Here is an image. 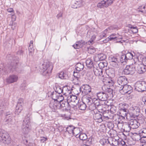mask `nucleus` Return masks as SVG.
<instances>
[{"label": "nucleus", "mask_w": 146, "mask_h": 146, "mask_svg": "<svg viewBox=\"0 0 146 146\" xmlns=\"http://www.w3.org/2000/svg\"><path fill=\"white\" fill-rule=\"evenodd\" d=\"M17 62H11L10 65L8 64L2 69L0 68V73L2 74H5L9 73L11 72H13L15 70L18 72L19 71L17 69Z\"/></svg>", "instance_id": "obj_1"}, {"label": "nucleus", "mask_w": 146, "mask_h": 146, "mask_svg": "<svg viewBox=\"0 0 146 146\" xmlns=\"http://www.w3.org/2000/svg\"><path fill=\"white\" fill-rule=\"evenodd\" d=\"M52 64L49 62H44L42 65V74L44 76L50 75L53 68Z\"/></svg>", "instance_id": "obj_2"}, {"label": "nucleus", "mask_w": 146, "mask_h": 146, "mask_svg": "<svg viewBox=\"0 0 146 146\" xmlns=\"http://www.w3.org/2000/svg\"><path fill=\"white\" fill-rule=\"evenodd\" d=\"M0 141L5 144H9L11 141V138L7 133L0 129Z\"/></svg>", "instance_id": "obj_3"}, {"label": "nucleus", "mask_w": 146, "mask_h": 146, "mask_svg": "<svg viewBox=\"0 0 146 146\" xmlns=\"http://www.w3.org/2000/svg\"><path fill=\"white\" fill-rule=\"evenodd\" d=\"M135 90L138 92H143L146 90V82L145 81H138L135 84Z\"/></svg>", "instance_id": "obj_4"}, {"label": "nucleus", "mask_w": 146, "mask_h": 146, "mask_svg": "<svg viewBox=\"0 0 146 146\" xmlns=\"http://www.w3.org/2000/svg\"><path fill=\"white\" fill-rule=\"evenodd\" d=\"M136 70L135 66V64L127 65L123 72V73L125 74H132Z\"/></svg>", "instance_id": "obj_5"}, {"label": "nucleus", "mask_w": 146, "mask_h": 146, "mask_svg": "<svg viewBox=\"0 0 146 146\" xmlns=\"http://www.w3.org/2000/svg\"><path fill=\"white\" fill-rule=\"evenodd\" d=\"M120 93L122 94H130L133 91V88L130 85L126 84L119 89Z\"/></svg>", "instance_id": "obj_6"}, {"label": "nucleus", "mask_w": 146, "mask_h": 146, "mask_svg": "<svg viewBox=\"0 0 146 146\" xmlns=\"http://www.w3.org/2000/svg\"><path fill=\"white\" fill-rule=\"evenodd\" d=\"M80 92H82L83 94H93L91 91V88L90 86L88 85H83L79 88Z\"/></svg>", "instance_id": "obj_7"}, {"label": "nucleus", "mask_w": 146, "mask_h": 146, "mask_svg": "<svg viewBox=\"0 0 146 146\" xmlns=\"http://www.w3.org/2000/svg\"><path fill=\"white\" fill-rule=\"evenodd\" d=\"M60 104L56 100H51L50 101L49 106L52 111L55 112L57 110L60 109Z\"/></svg>", "instance_id": "obj_8"}, {"label": "nucleus", "mask_w": 146, "mask_h": 146, "mask_svg": "<svg viewBox=\"0 0 146 146\" xmlns=\"http://www.w3.org/2000/svg\"><path fill=\"white\" fill-rule=\"evenodd\" d=\"M114 1L115 0H103L98 3L97 6L100 8L107 7L112 4Z\"/></svg>", "instance_id": "obj_9"}, {"label": "nucleus", "mask_w": 146, "mask_h": 146, "mask_svg": "<svg viewBox=\"0 0 146 146\" xmlns=\"http://www.w3.org/2000/svg\"><path fill=\"white\" fill-rule=\"evenodd\" d=\"M93 71L94 74L96 76H98L99 78L101 80H104L105 76L103 74L102 70L96 66L93 68Z\"/></svg>", "instance_id": "obj_10"}, {"label": "nucleus", "mask_w": 146, "mask_h": 146, "mask_svg": "<svg viewBox=\"0 0 146 146\" xmlns=\"http://www.w3.org/2000/svg\"><path fill=\"white\" fill-rule=\"evenodd\" d=\"M109 60L113 66L116 68L118 67L119 61L116 56L113 55L110 56L109 58Z\"/></svg>", "instance_id": "obj_11"}, {"label": "nucleus", "mask_w": 146, "mask_h": 146, "mask_svg": "<svg viewBox=\"0 0 146 146\" xmlns=\"http://www.w3.org/2000/svg\"><path fill=\"white\" fill-rule=\"evenodd\" d=\"M127 79L125 76H120L117 78V82L119 85L118 86V88H120L128 83Z\"/></svg>", "instance_id": "obj_12"}, {"label": "nucleus", "mask_w": 146, "mask_h": 146, "mask_svg": "<svg viewBox=\"0 0 146 146\" xmlns=\"http://www.w3.org/2000/svg\"><path fill=\"white\" fill-rule=\"evenodd\" d=\"M96 94L98 98L102 101H106L109 96V95L106 93L103 92H99Z\"/></svg>", "instance_id": "obj_13"}, {"label": "nucleus", "mask_w": 146, "mask_h": 146, "mask_svg": "<svg viewBox=\"0 0 146 146\" xmlns=\"http://www.w3.org/2000/svg\"><path fill=\"white\" fill-rule=\"evenodd\" d=\"M67 100L69 103L72 102V104L74 106L76 105L78 103L79 100L77 97L75 95H70L68 96L67 99Z\"/></svg>", "instance_id": "obj_14"}, {"label": "nucleus", "mask_w": 146, "mask_h": 146, "mask_svg": "<svg viewBox=\"0 0 146 146\" xmlns=\"http://www.w3.org/2000/svg\"><path fill=\"white\" fill-rule=\"evenodd\" d=\"M82 98V102L84 103H87L88 105H90L92 104V102L93 96V94H85Z\"/></svg>", "instance_id": "obj_15"}, {"label": "nucleus", "mask_w": 146, "mask_h": 146, "mask_svg": "<svg viewBox=\"0 0 146 146\" xmlns=\"http://www.w3.org/2000/svg\"><path fill=\"white\" fill-rule=\"evenodd\" d=\"M13 114L10 112L6 113L5 115V121L7 123L12 124L14 123L12 118Z\"/></svg>", "instance_id": "obj_16"}, {"label": "nucleus", "mask_w": 146, "mask_h": 146, "mask_svg": "<svg viewBox=\"0 0 146 146\" xmlns=\"http://www.w3.org/2000/svg\"><path fill=\"white\" fill-rule=\"evenodd\" d=\"M69 102L67 101H65L63 103L60 104V109L62 110L63 111H68L70 110L71 109V106Z\"/></svg>", "instance_id": "obj_17"}, {"label": "nucleus", "mask_w": 146, "mask_h": 146, "mask_svg": "<svg viewBox=\"0 0 146 146\" xmlns=\"http://www.w3.org/2000/svg\"><path fill=\"white\" fill-rule=\"evenodd\" d=\"M18 77L17 76L12 74L9 76L6 79V82L8 83L11 84L16 82L18 80Z\"/></svg>", "instance_id": "obj_18"}, {"label": "nucleus", "mask_w": 146, "mask_h": 146, "mask_svg": "<svg viewBox=\"0 0 146 146\" xmlns=\"http://www.w3.org/2000/svg\"><path fill=\"white\" fill-rule=\"evenodd\" d=\"M106 55L103 53H100L97 54L94 58V60L96 62L104 60L106 58Z\"/></svg>", "instance_id": "obj_19"}, {"label": "nucleus", "mask_w": 146, "mask_h": 146, "mask_svg": "<svg viewBox=\"0 0 146 146\" xmlns=\"http://www.w3.org/2000/svg\"><path fill=\"white\" fill-rule=\"evenodd\" d=\"M94 118L96 121L101 123L103 121V116L102 115L99 113H94Z\"/></svg>", "instance_id": "obj_20"}, {"label": "nucleus", "mask_w": 146, "mask_h": 146, "mask_svg": "<svg viewBox=\"0 0 146 146\" xmlns=\"http://www.w3.org/2000/svg\"><path fill=\"white\" fill-rule=\"evenodd\" d=\"M86 63L87 67L89 69L93 68L96 66V65L94 63L93 60L90 58H88L86 60Z\"/></svg>", "instance_id": "obj_21"}, {"label": "nucleus", "mask_w": 146, "mask_h": 146, "mask_svg": "<svg viewBox=\"0 0 146 146\" xmlns=\"http://www.w3.org/2000/svg\"><path fill=\"white\" fill-rule=\"evenodd\" d=\"M101 80L104 82V84L109 86H112L114 84V82L112 80L105 76L104 80Z\"/></svg>", "instance_id": "obj_22"}, {"label": "nucleus", "mask_w": 146, "mask_h": 146, "mask_svg": "<svg viewBox=\"0 0 146 146\" xmlns=\"http://www.w3.org/2000/svg\"><path fill=\"white\" fill-rule=\"evenodd\" d=\"M137 71L139 74H143L146 71V67L142 64L138 65Z\"/></svg>", "instance_id": "obj_23"}, {"label": "nucleus", "mask_w": 146, "mask_h": 146, "mask_svg": "<svg viewBox=\"0 0 146 146\" xmlns=\"http://www.w3.org/2000/svg\"><path fill=\"white\" fill-rule=\"evenodd\" d=\"M21 127L23 133L25 134H28L30 130L29 125L27 124L26 125L22 124Z\"/></svg>", "instance_id": "obj_24"}, {"label": "nucleus", "mask_w": 146, "mask_h": 146, "mask_svg": "<svg viewBox=\"0 0 146 146\" xmlns=\"http://www.w3.org/2000/svg\"><path fill=\"white\" fill-rule=\"evenodd\" d=\"M131 110L137 115H139L140 112L139 108L137 106H132L130 108Z\"/></svg>", "instance_id": "obj_25"}, {"label": "nucleus", "mask_w": 146, "mask_h": 146, "mask_svg": "<svg viewBox=\"0 0 146 146\" xmlns=\"http://www.w3.org/2000/svg\"><path fill=\"white\" fill-rule=\"evenodd\" d=\"M123 130L124 131L126 132H129L131 130V127L129 124V122H126L123 123Z\"/></svg>", "instance_id": "obj_26"}, {"label": "nucleus", "mask_w": 146, "mask_h": 146, "mask_svg": "<svg viewBox=\"0 0 146 146\" xmlns=\"http://www.w3.org/2000/svg\"><path fill=\"white\" fill-rule=\"evenodd\" d=\"M129 124L131 126V128L133 129H136L138 128L139 125V123L136 120L131 121L129 122Z\"/></svg>", "instance_id": "obj_27"}, {"label": "nucleus", "mask_w": 146, "mask_h": 146, "mask_svg": "<svg viewBox=\"0 0 146 146\" xmlns=\"http://www.w3.org/2000/svg\"><path fill=\"white\" fill-rule=\"evenodd\" d=\"M81 129L79 127H74L72 134L76 137H78V136L81 133Z\"/></svg>", "instance_id": "obj_28"}, {"label": "nucleus", "mask_w": 146, "mask_h": 146, "mask_svg": "<svg viewBox=\"0 0 146 146\" xmlns=\"http://www.w3.org/2000/svg\"><path fill=\"white\" fill-rule=\"evenodd\" d=\"M75 66L76 71L80 72L84 68V65L83 62H78L76 65Z\"/></svg>", "instance_id": "obj_29"}, {"label": "nucleus", "mask_w": 146, "mask_h": 146, "mask_svg": "<svg viewBox=\"0 0 146 146\" xmlns=\"http://www.w3.org/2000/svg\"><path fill=\"white\" fill-rule=\"evenodd\" d=\"M77 71L74 70V71L73 75L74 77V78L73 79L74 81L76 80L77 82L79 81V79L80 78V73L79 72H77Z\"/></svg>", "instance_id": "obj_30"}, {"label": "nucleus", "mask_w": 146, "mask_h": 146, "mask_svg": "<svg viewBox=\"0 0 146 146\" xmlns=\"http://www.w3.org/2000/svg\"><path fill=\"white\" fill-rule=\"evenodd\" d=\"M78 107L79 109L81 110H84L86 108V104L83 102H80L78 104Z\"/></svg>", "instance_id": "obj_31"}, {"label": "nucleus", "mask_w": 146, "mask_h": 146, "mask_svg": "<svg viewBox=\"0 0 146 146\" xmlns=\"http://www.w3.org/2000/svg\"><path fill=\"white\" fill-rule=\"evenodd\" d=\"M117 37L116 36V35L115 34H112L110 35L105 40V42H106L107 41L106 40L108 39L107 41L109 40H117Z\"/></svg>", "instance_id": "obj_32"}, {"label": "nucleus", "mask_w": 146, "mask_h": 146, "mask_svg": "<svg viewBox=\"0 0 146 146\" xmlns=\"http://www.w3.org/2000/svg\"><path fill=\"white\" fill-rule=\"evenodd\" d=\"M141 136L140 134H137L135 133L133 134V139L135 141H138L140 140L141 138Z\"/></svg>", "instance_id": "obj_33"}, {"label": "nucleus", "mask_w": 146, "mask_h": 146, "mask_svg": "<svg viewBox=\"0 0 146 146\" xmlns=\"http://www.w3.org/2000/svg\"><path fill=\"white\" fill-rule=\"evenodd\" d=\"M60 94L55 92H52L50 95V97L52 99V100H56Z\"/></svg>", "instance_id": "obj_34"}, {"label": "nucleus", "mask_w": 146, "mask_h": 146, "mask_svg": "<svg viewBox=\"0 0 146 146\" xmlns=\"http://www.w3.org/2000/svg\"><path fill=\"white\" fill-rule=\"evenodd\" d=\"M89 105V108L90 110L92 111L94 113H95V112H97V110H98V108L97 106L92 103L91 104Z\"/></svg>", "instance_id": "obj_35"}, {"label": "nucleus", "mask_w": 146, "mask_h": 146, "mask_svg": "<svg viewBox=\"0 0 146 146\" xmlns=\"http://www.w3.org/2000/svg\"><path fill=\"white\" fill-rule=\"evenodd\" d=\"M100 142L102 145L104 146L109 144L110 141L108 139L103 138L100 140Z\"/></svg>", "instance_id": "obj_36"}, {"label": "nucleus", "mask_w": 146, "mask_h": 146, "mask_svg": "<svg viewBox=\"0 0 146 146\" xmlns=\"http://www.w3.org/2000/svg\"><path fill=\"white\" fill-rule=\"evenodd\" d=\"M100 100L98 98V99L94 98L92 99V103L97 106V107H98L100 106H101V105H100Z\"/></svg>", "instance_id": "obj_37"}, {"label": "nucleus", "mask_w": 146, "mask_h": 146, "mask_svg": "<svg viewBox=\"0 0 146 146\" xmlns=\"http://www.w3.org/2000/svg\"><path fill=\"white\" fill-rule=\"evenodd\" d=\"M98 67L102 70L105 67H106L108 65V63L107 61L100 62L98 64Z\"/></svg>", "instance_id": "obj_38"}, {"label": "nucleus", "mask_w": 146, "mask_h": 146, "mask_svg": "<svg viewBox=\"0 0 146 146\" xmlns=\"http://www.w3.org/2000/svg\"><path fill=\"white\" fill-rule=\"evenodd\" d=\"M108 74L110 77H113L114 76L115 70L113 68H109L108 70Z\"/></svg>", "instance_id": "obj_39"}, {"label": "nucleus", "mask_w": 146, "mask_h": 146, "mask_svg": "<svg viewBox=\"0 0 146 146\" xmlns=\"http://www.w3.org/2000/svg\"><path fill=\"white\" fill-rule=\"evenodd\" d=\"M55 92L58 93L59 94H61L62 93H63V89L60 86H56L55 88L54 89Z\"/></svg>", "instance_id": "obj_40"}, {"label": "nucleus", "mask_w": 146, "mask_h": 146, "mask_svg": "<svg viewBox=\"0 0 146 146\" xmlns=\"http://www.w3.org/2000/svg\"><path fill=\"white\" fill-rule=\"evenodd\" d=\"M117 119L116 120H117L118 122V124H117V127L119 129L123 128V127H121L123 126V124L122 122H121V119H120V116H119L117 115Z\"/></svg>", "instance_id": "obj_41"}, {"label": "nucleus", "mask_w": 146, "mask_h": 146, "mask_svg": "<svg viewBox=\"0 0 146 146\" xmlns=\"http://www.w3.org/2000/svg\"><path fill=\"white\" fill-rule=\"evenodd\" d=\"M74 127L72 125H70L66 128V132H68L69 134L72 133Z\"/></svg>", "instance_id": "obj_42"}, {"label": "nucleus", "mask_w": 146, "mask_h": 146, "mask_svg": "<svg viewBox=\"0 0 146 146\" xmlns=\"http://www.w3.org/2000/svg\"><path fill=\"white\" fill-rule=\"evenodd\" d=\"M78 138H79L81 140L85 141L87 139V136L85 133H81L78 136Z\"/></svg>", "instance_id": "obj_43"}, {"label": "nucleus", "mask_w": 146, "mask_h": 146, "mask_svg": "<svg viewBox=\"0 0 146 146\" xmlns=\"http://www.w3.org/2000/svg\"><path fill=\"white\" fill-rule=\"evenodd\" d=\"M23 110V106L21 105H17L16 107V111H15V113L19 115L21 112Z\"/></svg>", "instance_id": "obj_44"}, {"label": "nucleus", "mask_w": 146, "mask_h": 146, "mask_svg": "<svg viewBox=\"0 0 146 146\" xmlns=\"http://www.w3.org/2000/svg\"><path fill=\"white\" fill-rule=\"evenodd\" d=\"M58 76L59 78L61 79H65L68 78L67 75L63 72H60Z\"/></svg>", "instance_id": "obj_45"}, {"label": "nucleus", "mask_w": 146, "mask_h": 146, "mask_svg": "<svg viewBox=\"0 0 146 146\" xmlns=\"http://www.w3.org/2000/svg\"><path fill=\"white\" fill-rule=\"evenodd\" d=\"M64 100V98L63 96L61 94H60V95L58 96L56 101L58 102H59L60 104H61L62 103H63L66 101Z\"/></svg>", "instance_id": "obj_46"}, {"label": "nucleus", "mask_w": 146, "mask_h": 146, "mask_svg": "<svg viewBox=\"0 0 146 146\" xmlns=\"http://www.w3.org/2000/svg\"><path fill=\"white\" fill-rule=\"evenodd\" d=\"M126 116L127 117L129 116L130 117L133 118H136L138 116V115H137L136 114L132 111L131 112L127 114Z\"/></svg>", "instance_id": "obj_47"}, {"label": "nucleus", "mask_w": 146, "mask_h": 146, "mask_svg": "<svg viewBox=\"0 0 146 146\" xmlns=\"http://www.w3.org/2000/svg\"><path fill=\"white\" fill-rule=\"evenodd\" d=\"M29 55L32 56L33 54V52L34 50V48L33 47V45H29Z\"/></svg>", "instance_id": "obj_48"}, {"label": "nucleus", "mask_w": 146, "mask_h": 146, "mask_svg": "<svg viewBox=\"0 0 146 146\" xmlns=\"http://www.w3.org/2000/svg\"><path fill=\"white\" fill-rule=\"evenodd\" d=\"M120 61L121 63H126L127 61L125 54L122 55L120 57Z\"/></svg>", "instance_id": "obj_49"}, {"label": "nucleus", "mask_w": 146, "mask_h": 146, "mask_svg": "<svg viewBox=\"0 0 146 146\" xmlns=\"http://www.w3.org/2000/svg\"><path fill=\"white\" fill-rule=\"evenodd\" d=\"M138 11L143 13H146V7L145 6H141L138 9Z\"/></svg>", "instance_id": "obj_50"}, {"label": "nucleus", "mask_w": 146, "mask_h": 146, "mask_svg": "<svg viewBox=\"0 0 146 146\" xmlns=\"http://www.w3.org/2000/svg\"><path fill=\"white\" fill-rule=\"evenodd\" d=\"M127 106V108L128 107V105L125 103H121L119 105V110H122L124 108H125V106Z\"/></svg>", "instance_id": "obj_51"}, {"label": "nucleus", "mask_w": 146, "mask_h": 146, "mask_svg": "<svg viewBox=\"0 0 146 146\" xmlns=\"http://www.w3.org/2000/svg\"><path fill=\"white\" fill-rule=\"evenodd\" d=\"M110 111L112 113H115L117 111L116 107L113 105H110Z\"/></svg>", "instance_id": "obj_52"}, {"label": "nucleus", "mask_w": 146, "mask_h": 146, "mask_svg": "<svg viewBox=\"0 0 146 146\" xmlns=\"http://www.w3.org/2000/svg\"><path fill=\"white\" fill-rule=\"evenodd\" d=\"M125 55L127 60L132 59L133 56V54L131 52L127 53Z\"/></svg>", "instance_id": "obj_53"}, {"label": "nucleus", "mask_w": 146, "mask_h": 146, "mask_svg": "<svg viewBox=\"0 0 146 146\" xmlns=\"http://www.w3.org/2000/svg\"><path fill=\"white\" fill-rule=\"evenodd\" d=\"M88 52L91 54H93L95 52V50L94 47L90 46L88 48Z\"/></svg>", "instance_id": "obj_54"}, {"label": "nucleus", "mask_w": 146, "mask_h": 146, "mask_svg": "<svg viewBox=\"0 0 146 146\" xmlns=\"http://www.w3.org/2000/svg\"><path fill=\"white\" fill-rule=\"evenodd\" d=\"M107 127L109 129H112L114 127L113 124L112 122H108L106 123Z\"/></svg>", "instance_id": "obj_55"}, {"label": "nucleus", "mask_w": 146, "mask_h": 146, "mask_svg": "<svg viewBox=\"0 0 146 146\" xmlns=\"http://www.w3.org/2000/svg\"><path fill=\"white\" fill-rule=\"evenodd\" d=\"M6 108V106L3 104H0V115L3 113V111L5 110Z\"/></svg>", "instance_id": "obj_56"}, {"label": "nucleus", "mask_w": 146, "mask_h": 146, "mask_svg": "<svg viewBox=\"0 0 146 146\" xmlns=\"http://www.w3.org/2000/svg\"><path fill=\"white\" fill-rule=\"evenodd\" d=\"M140 131L141 132H139V133L140 134L141 136L146 137V128H143Z\"/></svg>", "instance_id": "obj_57"}, {"label": "nucleus", "mask_w": 146, "mask_h": 146, "mask_svg": "<svg viewBox=\"0 0 146 146\" xmlns=\"http://www.w3.org/2000/svg\"><path fill=\"white\" fill-rule=\"evenodd\" d=\"M118 145L119 146H127L125 142L121 139V140H119Z\"/></svg>", "instance_id": "obj_58"}, {"label": "nucleus", "mask_w": 146, "mask_h": 146, "mask_svg": "<svg viewBox=\"0 0 146 146\" xmlns=\"http://www.w3.org/2000/svg\"><path fill=\"white\" fill-rule=\"evenodd\" d=\"M29 119H30L29 117H27L25 118V119L24 120L22 124L26 125L27 124L29 125Z\"/></svg>", "instance_id": "obj_59"}, {"label": "nucleus", "mask_w": 146, "mask_h": 146, "mask_svg": "<svg viewBox=\"0 0 146 146\" xmlns=\"http://www.w3.org/2000/svg\"><path fill=\"white\" fill-rule=\"evenodd\" d=\"M78 42L79 44V46L80 48L82 47L85 44V41L83 40H80L78 41Z\"/></svg>", "instance_id": "obj_60"}, {"label": "nucleus", "mask_w": 146, "mask_h": 146, "mask_svg": "<svg viewBox=\"0 0 146 146\" xmlns=\"http://www.w3.org/2000/svg\"><path fill=\"white\" fill-rule=\"evenodd\" d=\"M127 108H127V106H125V108H124L122 110H120V114H121V113L124 112V115H126L127 114V111L128 110L127 109Z\"/></svg>", "instance_id": "obj_61"}, {"label": "nucleus", "mask_w": 146, "mask_h": 146, "mask_svg": "<svg viewBox=\"0 0 146 146\" xmlns=\"http://www.w3.org/2000/svg\"><path fill=\"white\" fill-rule=\"evenodd\" d=\"M23 99L22 98H19L17 102V105L19 106L21 105L23 106Z\"/></svg>", "instance_id": "obj_62"}, {"label": "nucleus", "mask_w": 146, "mask_h": 146, "mask_svg": "<svg viewBox=\"0 0 146 146\" xmlns=\"http://www.w3.org/2000/svg\"><path fill=\"white\" fill-rule=\"evenodd\" d=\"M108 31V29H106L103 32L101 33L100 35V37L102 38L103 37H106V33Z\"/></svg>", "instance_id": "obj_63"}, {"label": "nucleus", "mask_w": 146, "mask_h": 146, "mask_svg": "<svg viewBox=\"0 0 146 146\" xmlns=\"http://www.w3.org/2000/svg\"><path fill=\"white\" fill-rule=\"evenodd\" d=\"M112 141L113 143L114 146H117V145H118V143L119 142V140H117L115 138H112Z\"/></svg>", "instance_id": "obj_64"}]
</instances>
